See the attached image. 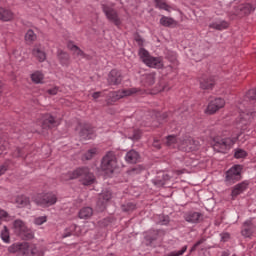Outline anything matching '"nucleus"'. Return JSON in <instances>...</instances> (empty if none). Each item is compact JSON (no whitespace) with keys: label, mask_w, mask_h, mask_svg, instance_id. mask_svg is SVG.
<instances>
[{"label":"nucleus","mask_w":256,"mask_h":256,"mask_svg":"<svg viewBox=\"0 0 256 256\" xmlns=\"http://www.w3.org/2000/svg\"><path fill=\"white\" fill-rule=\"evenodd\" d=\"M64 181H71L73 179H80L82 185H93L95 183V175L89 171V168H77L70 171L63 176Z\"/></svg>","instance_id":"nucleus-1"},{"label":"nucleus","mask_w":256,"mask_h":256,"mask_svg":"<svg viewBox=\"0 0 256 256\" xmlns=\"http://www.w3.org/2000/svg\"><path fill=\"white\" fill-rule=\"evenodd\" d=\"M117 156L115 152L108 151L102 158L100 164V171L106 175V177H111L113 173L117 170Z\"/></svg>","instance_id":"nucleus-2"},{"label":"nucleus","mask_w":256,"mask_h":256,"mask_svg":"<svg viewBox=\"0 0 256 256\" xmlns=\"http://www.w3.org/2000/svg\"><path fill=\"white\" fill-rule=\"evenodd\" d=\"M35 203H37V205H42L43 207H51V205L57 203V195L53 192L40 194L38 195V198L35 199Z\"/></svg>","instance_id":"nucleus-3"},{"label":"nucleus","mask_w":256,"mask_h":256,"mask_svg":"<svg viewBox=\"0 0 256 256\" xmlns=\"http://www.w3.org/2000/svg\"><path fill=\"white\" fill-rule=\"evenodd\" d=\"M14 231L21 237H26V239H33V232L29 230L27 225H25V222L23 220H15L13 223Z\"/></svg>","instance_id":"nucleus-4"},{"label":"nucleus","mask_w":256,"mask_h":256,"mask_svg":"<svg viewBox=\"0 0 256 256\" xmlns=\"http://www.w3.org/2000/svg\"><path fill=\"white\" fill-rule=\"evenodd\" d=\"M241 171H243V166L236 164L232 166L227 172H226V178L225 181L227 183H235L241 179Z\"/></svg>","instance_id":"nucleus-5"},{"label":"nucleus","mask_w":256,"mask_h":256,"mask_svg":"<svg viewBox=\"0 0 256 256\" xmlns=\"http://www.w3.org/2000/svg\"><path fill=\"white\" fill-rule=\"evenodd\" d=\"M43 250L37 249L35 246H29V243L22 242L20 246V256H43Z\"/></svg>","instance_id":"nucleus-6"},{"label":"nucleus","mask_w":256,"mask_h":256,"mask_svg":"<svg viewBox=\"0 0 256 256\" xmlns=\"http://www.w3.org/2000/svg\"><path fill=\"white\" fill-rule=\"evenodd\" d=\"M180 151H197L199 149V143L191 137H183L179 144Z\"/></svg>","instance_id":"nucleus-7"},{"label":"nucleus","mask_w":256,"mask_h":256,"mask_svg":"<svg viewBox=\"0 0 256 256\" xmlns=\"http://www.w3.org/2000/svg\"><path fill=\"white\" fill-rule=\"evenodd\" d=\"M141 91L138 88H129V89H123L116 92L110 93V98L112 101H119V99H123V97H131L133 95H137Z\"/></svg>","instance_id":"nucleus-8"},{"label":"nucleus","mask_w":256,"mask_h":256,"mask_svg":"<svg viewBox=\"0 0 256 256\" xmlns=\"http://www.w3.org/2000/svg\"><path fill=\"white\" fill-rule=\"evenodd\" d=\"M225 107V100L223 98H215L214 100L210 101L205 113L206 115H215L219 109H223Z\"/></svg>","instance_id":"nucleus-9"},{"label":"nucleus","mask_w":256,"mask_h":256,"mask_svg":"<svg viewBox=\"0 0 256 256\" xmlns=\"http://www.w3.org/2000/svg\"><path fill=\"white\" fill-rule=\"evenodd\" d=\"M237 139H239V135L233 138L222 139L220 143H217L215 145V148L220 147V150H219L220 153H225L232 148L234 143H237Z\"/></svg>","instance_id":"nucleus-10"},{"label":"nucleus","mask_w":256,"mask_h":256,"mask_svg":"<svg viewBox=\"0 0 256 256\" xmlns=\"http://www.w3.org/2000/svg\"><path fill=\"white\" fill-rule=\"evenodd\" d=\"M103 11L109 21H112L116 27L121 26V19H119V16L117 15V11H115L113 8H109L105 5H103Z\"/></svg>","instance_id":"nucleus-11"},{"label":"nucleus","mask_w":256,"mask_h":256,"mask_svg":"<svg viewBox=\"0 0 256 256\" xmlns=\"http://www.w3.org/2000/svg\"><path fill=\"white\" fill-rule=\"evenodd\" d=\"M256 227L251 220L245 221L243 224V229L241 230V235L245 238L251 239L255 235Z\"/></svg>","instance_id":"nucleus-12"},{"label":"nucleus","mask_w":256,"mask_h":256,"mask_svg":"<svg viewBox=\"0 0 256 256\" xmlns=\"http://www.w3.org/2000/svg\"><path fill=\"white\" fill-rule=\"evenodd\" d=\"M32 55L39 61V63H43L47 59V53L45 51L41 50V44H36L34 48L32 49Z\"/></svg>","instance_id":"nucleus-13"},{"label":"nucleus","mask_w":256,"mask_h":256,"mask_svg":"<svg viewBox=\"0 0 256 256\" xmlns=\"http://www.w3.org/2000/svg\"><path fill=\"white\" fill-rule=\"evenodd\" d=\"M15 19V14L13 11L0 7V21L3 23H9V21H13Z\"/></svg>","instance_id":"nucleus-14"},{"label":"nucleus","mask_w":256,"mask_h":256,"mask_svg":"<svg viewBox=\"0 0 256 256\" xmlns=\"http://www.w3.org/2000/svg\"><path fill=\"white\" fill-rule=\"evenodd\" d=\"M144 65L152 69H163V58L150 56V59Z\"/></svg>","instance_id":"nucleus-15"},{"label":"nucleus","mask_w":256,"mask_h":256,"mask_svg":"<svg viewBox=\"0 0 256 256\" xmlns=\"http://www.w3.org/2000/svg\"><path fill=\"white\" fill-rule=\"evenodd\" d=\"M123 81V77H121V72L118 70H111L108 75V83L109 85H119Z\"/></svg>","instance_id":"nucleus-16"},{"label":"nucleus","mask_w":256,"mask_h":256,"mask_svg":"<svg viewBox=\"0 0 256 256\" xmlns=\"http://www.w3.org/2000/svg\"><path fill=\"white\" fill-rule=\"evenodd\" d=\"M255 115L256 113L253 111H245V112H241L240 113V118H239V123L241 125H247L249 123H251V121H253V119H255Z\"/></svg>","instance_id":"nucleus-17"},{"label":"nucleus","mask_w":256,"mask_h":256,"mask_svg":"<svg viewBox=\"0 0 256 256\" xmlns=\"http://www.w3.org/2000/svg\"><path fill=\"white\" fill-rule=\"evenodd\" d=\"M80 137L82 139H93L95 137V131L90 125L80 126Z\"/></svg>","instance_id":"nucleus-18"},{"label":"nucleus","mask_w":256,"mask_h":256,"mask_svg":"<svg viewBox=\"0 0 256 256\" xmlns=\"http://www.w3.org/2000/svg\"><path fill=\"white\" fill-rule=\"evenodd\" d=\"M201 217H203V214L200 212L190 211L184 214V219L187 223H199V221H201Z\"/></svg>","instance_id":"nucleus-19"},{"label":"nucleus","mask_w":256,"mask_h":256,"mask_svg":"<svg viewBox=\"0 0 256 256\" xmlns=\"http://www.w3.org/2000/svg\"><path fill=\"white\" fill-rule=\"evenodd\" d=\"M248 188L249 183L246 181L237 184L232 189V197H237L238 195H241V193H245V191H247Z\"/></svg>","instance_id":"nucleus-20"},{"label":"nucleus","mask_w":256,"mask_h":256,"mask_svg":"<svg viewBox=\"0 0 256 256\" xmlns=\"http://www.w3.org/2000/svg\"><path fill=\"white\" fill-rule=\"evenodd\" d=\"M42 127L47 129V127H55L57 125V121H55V117L51 116L50 114H45L42 116Z\"/></svg>","instance_id":"nucleus-21"},{"label":"nucleus","mask_w":256,"mask_h":256,"mask_svg":"<svg viewBox=\"0 0 256 256\" xmlns=\"http://www.w3.org/2000/svg\"><path fill=\"white\" fill-rule=\"evenodd\" d=\"M200 87L201 89H211L215 87V80L213 78L203 76L200 78Z\"/></svg>","instance_id":"nucleus-22"},{"label":"nucleus","mask_w":256,"mask_h":256,"mask_svg":"<svg viewBox=\"0 0 256 256\" xmlns=\"http://www.w3.org/2000/svg\"><path fill=\"white\" fill-rule=\"evenodd\" d=\"M155 75V72H151L142 76V83L144 87H151V85H155Z\"/></svg>","instance_id":"nucleus-23"},{"label":"nucleus","mask_w":256,"mask_h":256,"mask_svg":"<svg viewBox=\"0 0 256 256\" xmlns=\"http://www.w3.org/2000/svg\"><path fill=\"white\" fill-rule=\"evenodd\" d=\"M15 203L17 207H19L20 209H23V207H29L31 201L29 200V197L25 195H19L16 197Z\"/></svg>","instance_id":"nucleus-24"},{"label":"nucleus","mask_w":256,"mask_h":256,"mask_svg":"<svg viewBox=\"0 0 256 256\" xmlns=\"http://www.w3.org/2000/svg\"><path fill=\"white\" fill-rule=\"evenodd\" d=\"M30 78H31L32 83L39 85V84L43 83V81L45 79V74H43V72L37 70V71H34L30 75Z\"/></svg>","instance_id":"nucleus-25"},{"label":"nucleus","mask_w":256,"mask_h":256,"mask_svg":"<svg viewBox=\"0 0 256 256\" xmlns=\"http://www.w3.org/2000/svg\"><path fill=\"white\" fill-rule=\"evenodd\" d=\"M181 140L183 138H177V136L170 135L167 137L166 145L168 147H172V149H175L176 147L179 149V145H181Z\"/></svg>","instance_id":"nucleus-26"},{"label":"nucleus","mask_w":256,"mask_h":256,"mask_svg":"<svg viewBox=\"0 0 256 256\" xmlns=\"http://www.w3.org/2000/svg\"><path fill=\"white\" fill-rule=\"evenodd\" d=\"M209 27L216 31H225V29L229 28V23L227 21L212 22Z\"/></svg>","instance_id":"nucleus-27"},{"label":"nucleus","mask_w":256,"mask_h":256,"mask_svg":"<svg viewBox=\"0 0 256 256\" xmlns=\"http://www.w3.org/2000/svg\"><path fill=\"white\" fill-rule=\"evenodd\" d=\"M127 163H137L139 161V153L135 150H130L125 156Z\"/></svg>","instance_id":"nucleus-28"},{"label":"nucleus","mask_w":256,"mask_h":256,"mask_svg":"<svg viewBox=\"0 0 256 256\" xmlns=\"http://www.w3.org/2000/svg\"><path fill=\"white\" fill-rule=\"evenodd\" d=\"M91 217H93V208L84 207L79 211L80 219H91Z\"/></svg>","instance_id":"nucleus-29"},{"label":"nucleus","mask_w":256,"mask_h":256,"mask_svg":"<svg viewBox=\"0 0 256 256\" xmlns=\"http://www.w3.org/2000/svg\"><path fill=\"white\" fill-rule=\"evenodd\" d=\"M160 25H162V27H173V25H177V21L171 17L162 16L160 19Z\"/></svg>","instance_id":"nucleus-30"},{"label":"nucleus","mask_w":256,"mask_h":256,"mask_svg":"<svg viewBox=\"0 0 256 256\" xmlns=\"http://www.w3.org/2000/svg\"><path fill=\"white\" fill-rule=\"evenodd\" d=\"M25 41L28 43V45H32V43H35L37 41V34L33 30H28L25 34Z\"/></svg>","instance_id":"nucleus-31"},{"label":"nucleus","mask_w":256,"mask_h":256,"mask_svg":"<svg viewBox=\"0 0 256 256\" xmlns=\"http://www.w3.org/2000/svg\"><path fill=\"white\" fill-rule=\"evenodd\" d=\"M58 59H59L61 65H69V55L66 52L59 50L58 51Z\"/></svg>","instance_id":"nucleus-32"},{"label":"nucleus","mask_w":256,"mask_h":256,"mask_svg":"<svg viewBox=\"0 0 256 256\" xmlns=\"http://www.w3.org/2000/svg\"><path fill=\"white\" fill-rule=\"evenodd\" d=\"M138 55L144 64L148 62L151 57V54H149V51H147L145 48H140Z\"/></svg>","instance_id":"nucleus-33"},{"label":"nucleus","mask_w":256,"mask_h":256,"mask_svg":"<svg viewBox=\"0 0 256 256\" xmlns=\"http://www.w3.org/2000/svg\"><path fill=\"white\" fill-rule=\"evenodd\" d=\"M154 2L158 9H163L164 11L168 12L171 11V6H169L165 0H154Z\"/></svg>","instance_id":"nucleus-34"},{"label":"nucleus","mask_w":256,"mask_h":256,"mask_svg":"<svg viewBox=\"0 0 256 256\" xmlns=\"http://www.w3.org/2000/svg\"><path fill=\"white\" fill-rule=\"evenodd\" d=\"M1 239L4 243H11V236L7 226H4V229L1 231Z\"/></svg>","instance_id":"nucleus-35"},{"label":"nucleus","mask_w":256,"mask_h":256,"mask_svg":"<svg viewBox=\"0 0 256 256\" xmlns=\"http://www.w3.org/2000/svg\"><path fill=\"white\" fill-rule=\"evenodd\" d=\"M95 155H97V148H92L83 155L82 159L85 161H91Z\"/></svg>","instance_id":"nucleus-36"},{"label":"nucleus","mask_w":256,"mask_h":256,"mask_svg":"<svg viewBox=\"0 0 256 256\" xmlns=\"http://www.w3.org/2000/svg\"><path fill=\"white\" fill-rule=\"evenodd\" d=\"M75 229H77V225H75V224L70 225L68 228H66L64 230L62 238L66 239V237H71V235H73Z\"/></svg>","instance_id":"nucleus-37"},{"label":"nucleus","mask_w":256,"mask_h":256,"mask_svg":"<svg viewBox=\"0 0 256 256\" xmlns=\"http://www.w3.org/2000/svg\"><path fill=\"white\" fill-rule=\"evenodd\" d=\"M240 11L243 15H249V13L255 11V8L251 4H244L240 7Z\"/></svg>","instance_id":"nucleus-38"},{"label":"nucleus","mask_w":256,"mask_h":256,"mask_svg":"<svg viewBox=\"0 0 256 256\" xmlns=\"http://www.w3.org/2000/svg\"><path fill=\"white\" fill-rule=\"evenodd\" d=\"M137 209V206L133 203H127L122 205V211L124 213H131V211H135Z\"/></svg>","instance_id":"nucleus-39"},{"label":"nucleus","mask_w":256,"mask_h":256,"mask_svg":"<svg viewBox=\"0 0 256 256\" xmlns=\"http://www.w3.org/2000/svg\"><path fill=\"white\" fill-rule=\"evenodd\" d=\"M234 157L235 159H245L247 157V151L238 148L235 150Z\"/></svg>","instance_id":"nucleus-40"},{"label":"nucleus","mask_w":256,"mask_h":256,"mask_svg":"<svg viewBox=\"0 0 256 256\" xmlns=\"http://www.w3.org/2000/svg\"><path fill=\"white\" fill-rule=\"evenodd\" d=\"M20 250H21V243H14L8 247L9 253H18L19 254Z\"/></svg>","instance_id":"nucleus-41"},{"label":"nucleus","mask_w":256,"mask_h":256,"mask_svg":"<svg viewBox=\"0 0 256 256\" xmlns=\"http://www.w3.org/2000/svg\"><path fill=\"white\" fill-rule=\"evenodd\" d=\"M44 223H47V216H39L34 218V225H43Z\"/></svg>","instance_id":"nucleus-42"},{"label":"nucleus","mask_w":256,"mask_h":256,"mask_svg":"<svg viewBox=\"0 0 256 256\" xmlns=\"http://www.w3.org/2000/svg\"><path fill=\"white\" fill-rule=\"evenodd\" d=\"M185 251H187V246H184L181 250L172 251V252L166 254V256H181L185 253Z\"/></svg>","instance_id":"nucleus-43"},{"label":"nucleus","mask_w":256,"mask_h":256,"mask_svg":"<svg viewBox=\"0 0 256 256\" xmlns=\"http://www.w3.org/2000/svg\"><path fill=\"white\" fill-rule=\"evenodd\" d=\"M246 97L250 99V101H256V88L249 90Z\"/></svg>","instance_id":"nucleus-44"},{"label":"nucleus","mask_w":256,"mask_h":256,"mask_svg":"<svg viewBox=\"0 0 256 256\" xmlns=\"http://www.w3.org/2000/svg\"><path fill=\"white\" fill-rule=\"evenodd\" d=\"M101 197L103 199L102 203H107V201H110L112 197L111 191L102 192Z\"/></svg>","instance_id":"nucleus-45"},{"label":"nucleus","mask_w":256,"mask_h":256,"mask_svg":"<svg viewBox=\"0 0 256 256\" xmlns=\"http://www.w3.org/2000/svg\"><path fill=\"white\" fill-rule=\"evenodd\" d=\"M141 135L142 132L140 130H135L133 135L130 136V139H132V141H139V139H141Z\"/></svg>","instance_id":"nucleus-46"},{"label":"nucleus","mask_w":256,"mask_h":256,"mask_svg":"<svg viewBox=\"0 0 256 256\" xmlns=\"http://www.w3.org/2000/svg\"><path fill=\"white\" fill-rule=\"evenodd\" d=\"M0 219H5V221H9V214L7 211L0 209Z\"/></svg>","instance_id":"nucleus-47"},{"label":"nucleus","mask_w":256,"mask_h":256,"mask_svg":"<svg viewBox=\"0 0 256 256\" xmlns=\"http://www.w3.org/2000/svg\"><path fill=\"white\" fill-rule=\"evenodd\" d=\"M57 93H59V88H57V87H54V88H51V89L47 90L48 95H57Z\"/></svg>","instance_id":"nucleus-48"},{"label":"nucleus","mask_w":256,"mask_h":256,"mask_svg":"<svg viewBox=\"0 0 256 256\" xmlns=\"http://www.w3.org/2000/svg\"><path fill=\"white\" fill-rule=\"evenodd\" d=\"M205 242V239H200L198 240L193 247L191 248V251H195V249H197L199 247V245L203 244Z\"/></svg>","instance_id":"nucleus-49"},{"label":"nucleus","mask_w":256,"mask_h":256,"mask_svg":"<svg viewBox=\"0 0 256 256\" xmlns=\"http://www.w3.org/2000/svg\"><path fill=\"white\" fill-rule=\"evenodd\" d=\"M205 242V239H200L198 240L193 247L191 248V251H195V249H197L199 247V245L203 244Z\"/></svg>","instance_id":"nucleus-50"},{"label":"nucleus","mask_w":256,"mask_h":256,"mask_svg":"<svg viewBox=\"0 0 256 256\" xmlns=\"http://www.w3.org/2000/svg\"><path fill=\"white\" fill-rule=\"evenodd\" d=\"M68 49H70V51H76V49L78 48L77 45L73 44V42H68L67 44Z\"/></svg>","instance_id":"nucleus-51"},{"label":"nucleus","mask_w":256,"mask_h":256,"mask_svg":"<svg viewBox=\"0 0 256 256\" xmlns=\"http://www.w3.org/2000/svg\"><path fill=\"white\" fill-rule=\"evenodd\" d=\"M74 53H75L78 57H85V52H83V50H81L79 47L76 49V51H74Z\"/></svg>","instance_id":"nucleus-52"},{"label":"nucleus","mask_w":256,"mask_h":256,"mask_svg":"<svg viewBox=\"0 0 256 256\" xmlns=\"http://www.w3.org/2000/svg\"><path fill=\"white\" fill-rule=\"evenodd\" d=\"M163 220H160V225H168L169 223V216H163Z\"/></svg>","instance_id":"nucleus-53"},{"label":"nucleus","mask_w":256,"mask_h":256,"mask_svg":"<svg viewBox=\"0 0 256 256\" xmlns=\"http://www.w3.org/2000/svg\"><path fill=\"white\" fill-rule=\"evenodd\" d=\"M6 171H7L6 164L0 165V177H1V175H5Z\"/></svg>","instance_id":"nucleus-54"},{"label":"nucleus","mask_w":256,"mask_h":256,"mask_svg":"<svg viewBox=\"0 0 256 256\" xmlns=\"http://www.w3.org/2000/svg\"><path fill=\"white\" fill-rule=\"evenodd\" d=\"M153 147H156V149H161V144L159 143V140H154Z\"/></svg>","instance_id":"nucleus-55"},{"label":"nucleus","mask_w":256,"mask_h":256,"mask_svg":"<svg viewBox=\"0 0 256 256\" xmlns=\"http://www.w3.org/2000/svg\"><path fill=\"white\" fill-rule=\"evenodd\" d=\"M92 97H93V99H99V97H101V92H94L92 94Z\"/></svg>","instance_id":"nucleus-56"},{"label":"nucleus","mask_w":256,"mask_h":256,"mask_svg":"<svg viewBox=\"0 0 256 256\" xmlns=\"http://www.w3.org/2000/svg\"><path fill=\"white\" fill-rule=\"evenodd\" d=\"M227 239H229V233L222 234V240L227 241Z\"/></svg>","instance_id":"nucleus-57"},{"label":"nucleus","mask_w":256,"mask_h":256,"mask_svg":"<svg viewBox=\"0 0 256 256\" xmlns=\"http://www.w3.org/2000/svg\"><path fill=\"white\" fill-rule=\"evenodd\" d=\"M4 151H5V146L0 145V155H3Z\"/></svg>","instance_id":"nucleus-58"}]
</instances>
